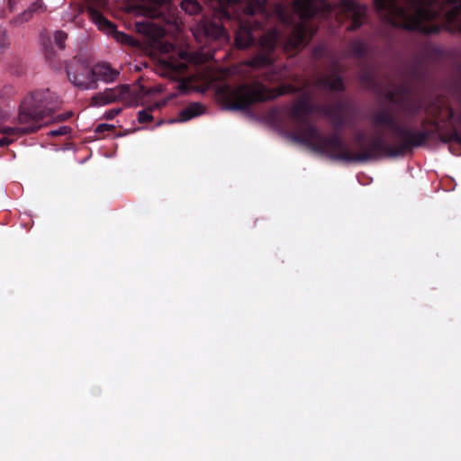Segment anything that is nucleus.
Masks as SVG:
<instances>
[{
    "mask_svg": "<svg viewBox=\"0 0 461 461\" xmlns=\"http://www.w3.org/2000/svg\"><path fill=\"white\" fill-rule=\"evenodd\" d=\"M443 105L438 101L431 102L425 109L426 117L420 122V129L398 124L394 115L388 110H379L371 116L375 127H386L397 136L394 143L386 142L381 136L372 138L368 147L359 154H344L343 158L350 161H371L384 158H395L412 152L414 149L425 146L429 140H438L442 143L455 141L461 144V133L453 129L442 132L440 120Z\"/></svg>",
    "mask_w": 461,
    "mask_h": 461,
    "instance_id": "obj_1",
    "label": "nucleus"
},
{
    "mask_svg": "<svg viewBox=\"0 0 461 461\" xmlns=\"http://www.w3.org/2000/svg\"><path fill=\"white\" fill-rule=\"evenodd\" d=\"M377 12L393 27L438 34L444 28L461 32V0H374Z\"/></svg>",
    "mask_w": 461,
    "mask_h": 461,
    "instance_id": "obj_2",
    "label": "nucleus"
},
{
    "mask_svg": "<svg viewBox=\"0 0 461 461\" xmlns=\"http://www.w3.org/2000/svg\"><path fill=\"white\" fill-rule=\"evenodd\" d=\"M59 96L50 89L35 90L26 95L19 106L18 125L0 126V147L12 144L17 138L34 133L42 127L54 122H65L72 117V112L54 115L60 108Z\"/></svg>",
    "mask_w": 461,
    "mask_h": 461,
    "instance_id": "obj_3",
    "label": "nucleus"
},
{
    "mask_svg": "<svg viewBox=\"0 0 461 461\" xmlns=\"http://www.w3.org/2000/svg\"><path fill=\"white\" fill-rule=\"evenodd\" d=\"M316 106L317 105L312 104L307 98H302L291 108L290 115L298 122L301 130L300 132L294 134V140L336 161H341L347 164L365 163L366 161L347 160L343 158V156L347 153H362L363 149L368 147V144H361L358 151H353L337 133H331L326 136L322 134L315 125L308 122L307 116L310 113L314 112L318 113ZM364 138L363 133H358L355 137V141L362 143Z\"/></svg>",
    "mask_w": 461,
    "mask_h": 461,
    "instance_id": "obj_4",
    "label": "nucleus"
},
{
    "mask_svg": "<svg viewBox=\"0 0 461 461\" xmlns=\"http://www.w3.org/2000/svg\"><path fill=\"white\" fill-rule=\"evenodd\" d=\"M264 9V3L258 0L248 5L245 13L250 18L246 22H240L235 34L237 48L257 47V53L245 61L247 66L253 68H268L273 65L275 60L274 51L280 39L279 32L275 29L261 33L259 30L260 23L252 21V16L257 13L263 12Z\"/></svg>",
    "mask_w": 461,
    "mask_h": 461,
    "instance_id": "obj_5",
    "label": "nucleus"
},
{
    "mask_svg": "<svg viewBox=\"0 0 461 461\" xmlns=\"http://www.w3.org/2000/svg\"><path fill=\"white\" fill-rule=\"evenodd\" d=\"M297 88L293 85H281L268 88L261 83H243L237 86H223L217 90V96L222 106L230 111H246L256 103L275 100L286 95L295 94Z\"/></svg>",
    "mask_w": 461,
    "mask_h": 461,
    "instance_id": "obj_6",
    "label": "nucleus"
},
{
    "mask_svg": "<svg viewBox=\"0 0 461 461\" xmlns=\"http://www.w3.org/2000/svg\"><path fill=\"white\" fill-rule=\"evenodd\" d=\"M86 4V10L90 20L97 26L100 31L108 34H113L115 40L122 44L134 45V40L128 34L116 30L114 23L109 21L99 10L101 6L106 5V0H83Z\"/></svg>",
    "mask_w": 461,
    "mask_h": 461,
    "instance_id": "obj_7",
    "label": "nucleus"
},
{
    "mask_svg": "<svg viewBox=\"0 0 461 461\" xmlns=\"http://www.w3.org/2000/svg\"><path fill=\"white\" fill-rule=\"evenodd\" d=\"M67 75L69 81L82 90L97 89L98 83L94 78V67L84 61L74 59L67 66Z\"/></svg>",
    "mask_w": 461,
    "mask_h": 461,
    "instance_id": "obj_8",
    "label": "nucleus"
},
{
    "mask_svg": "<svg viewBox=\"0 0 461 461\" xmlns=\"http://www.w3.org/2000/svg\"><path fill=\"white\" fill-rule=\"evenodd\" d=\"M136 95L131 92L129 85H121L113 88H106L92 96L91 104L95 106H102L117 101H122L127 105L134 103Z\"/></svg>",
    "mask_w": 461,
    "mask_h": 461,
    "instance_id": "obj_9",
    "label": "nucleus"
},
{
    "mask_svg": "<svg viewBox=\"0 0 461 461\" xmlns=\"http://www.w3.org/2000/svg\"><path fill=\"white\" fill-rule=\"evenodd\" d=\"M366 11V5H359L355 0H342L340 12L346 19L350 20V24L347 30L355 31L358 29L364 23Z\"/></svg>",
    "mask_w": 461,
    "mask_h": 461,
    "instance_id": "obj_10",
    "label": "nucleus"
},
{
    "mask_svg": "<svg viewBox=\"0 0 461 461\" xmlns=\"http://www.w3.org/2000/svg\"><path fill=\"white\" fill-rule=\"evenodd\" d=\"M312 36L311 29L304 24H297L293 28L285 41V49L289 51H296L306 46Z\"/></svg>",
    "mask_w": 461,
    "mask_h": 461,
    "instance_id": "obj_11",
    "label": "nucleus"
},
{
    "mask_svg": "<svg viewBox=\"0 0 461 461\" xmlns=\"http://www.w3.org/2000/svg\"><path fill=\"white\" fill-rule=\"evenodd\" d=\"M197 30L212 40L224 38L227 33L221 25L204 17L198 23Z\"/></svg>",
    "mask_w": 461,
    "mask_h": 461,
    "instance_id": "obj_12",
    "label": "nucleus"
},
{
    "mask_svg": "<svg viewBox=\"0 0 461 461\" xmlns=\"http://www.w3.org/2000/svg\"><path fill=\"white\" fill-rule=\"evenodd\" d=\"M315 86L323 90H330L333 92H343L345 85L342 77L335 72L330 76H321L315 81Z\"/></svg>",
    "mask_w": 461,
    "mask_h": 461,
    "instance_id": "obj_13",
    "label": "nucleus"
},
{
    "mask_svg": "<svg viewBox=\"0 0 461 461\" xmlns=\"http://www.w3.org/2000/svg\"><path fill=\"white\" fill-rule=\"evenodd\" d=\"M120 72L112 68L108 63H98L94 66V78L96 80H102L105 83L114 82L119 77Z\"/></svg>",
    "mask_w": 461,
    "mask_h": 461,
    "instance_id": "obj_14",
    "label": "nucleus"
},
{
    "mask_svg": "<svg viewBox=\"0 0 461 461\" xmlns=\"http://www.w3.org/2000/svg\"><path fill=\"white\" fill-rule=\"evenodd\" d=\"M321 0H294V7L303 19H311L318 12L317 4Z\"/></svg>",
    "mask_w": 461,
    "mask_h": 461,
    "instance_id": "obj_15",
    "label": "nucleus"
},
{
    "mask_svg": "<svg viewBox=\"0 0 461 461\" xmlns=\"http://www.w3.org/2000/svg\"><path fill=\"white\" fill-rule=\"evenodd\" d=\"M434 100H432L433 102ZM431 103L424 104L419 99L411 98L408 93L405 95L402 104L400 105L401 110L408 115L414 117L419 114L422 110L425 111L426 107Z\"/></svg>",
    "mask_w": 461,
    "mask_h": 461,
    "instance_id": "obj_16",
    "label": "nucleus"
},
{
    "mask_svg": "<svg viewBox=\"0 0 461 461\" xmlns=\"http://www.w3.org/2000/svg\"><path fill=\"white\" fill-rule=\"evenodd\" d=\"M203 106L199 103H192L179 113V121L186 122L203 113Z\"/></svg>",
    "mask_w": 461,
    "mask_h": 461,
    "instance_id": "obj_17",
    "label": "nucleus"
},
{
    "mask_svg": "<svg viewBox=\"0 0 461 461\" xmlns=\"http://www.w3.org/2000/svg\"><path fill=\"white\" fill-rule=\"evenodd\" d=\"M407 94V89L403 86H400L396 87L394 90H390L385 94V98L391 103L401 105L405 95Z\"/></svg>",
    "mask_w": 461,
    "mask_h": 461,
    "instance_id": "obj_18",
    "label": "nucleus"
},
{
    "mask_svg": "<svg viewBox=\"0 0 461 461\" xmlns=\"http://www.w3.org/2000/svg\"><path fill=\"white\" fill-rule=\"evenodd\" d=\"M166 104L165 101L162 102H156L150 106H149L147 109L141 110L138 113V122L140 123H146L149 122L153 120V116L151 114V112L155 109H160Z\"/></svg>",
    "mask_w": 461,
    "mask_h": 461,
    "instance_id": "obj_19",
    "label": "nucleus"
},
{
    "mask_svg": "<svg viewBox=\"0 0 461 461\" xmlns=\"http://www.w3.org/2000/svg\"><path fill=\"white\" fill-rule=\"evenodd\" d=\"M322 110L323 116L328 118L334 126L335 131L333 133H337L342 139L338 131L345 125L346 121L344 115L333 114L330 108H324Z\"/></svg>",
    "mask_w": 461,
    "mask_h": 461,
    "instance_id": "obj_20",
    "label": "nucleus"
},
{
    "mask_svg": "<svg viewBox=\"0 0 461 461\" xmlns=\"http://www.w3.org/2000/svg\"><path fill=\"white\" fill-rule=\"evenodd\" d=\"M350 54L357 59H363L367 53V46L360 40H354L349 43Z\"/></svg>",
    "mask_w": 461,
    "mask_h": 461,
    "instance_id": "obj_21",
    "label": "nucleus"
},
{
    "mask_svg": "<svg viewBox=\"0 0 461 461\" xmlns=\"http://www.w3.org/2000/svg\"><path fill=\"white\" fill-rule=\"evenodd\" d=\"M180 8L189 15H195L202 12V5L195 0H182Z\"/></svg>",
    "mask_w": 461,
    "mask_h": 461,
    "instance_id": "obj_22",
    "label": "nucleus"
},
{
    "mask_svg": "<svg viewBox=\"0 0 461 461\" xmlns=\"http://www.w3.org/2000/svg\"><path fill=\"white\" fill-rule=\"evenodd\" d=\"M324 108H330L333 114L343 115L346 109V103L344 101H339L333 104H317L316 111L323 115Z\"/></svg>",
    "mask_w": 461,
    "mask_h": 461,
    "instance_id": "obj_23",
    "label": "nucleus"
},
{
    "mask_svg": "<svg viewBox=\"0 0 461 461\" xmlns=\"http://www.w3.org/2000/svg\"><path fill=\"white\" fill-rule=\"evenodd\" d=\"M214 9H218L224 14H228L227 8L239 3L240 0H209Z\"/></svg>",
    "mask_w": 461,
    "mask_h": 461,
    "instance_id": "obj_24",
    "label": "nucleus"
},
{
    "mask_svg": "<svg viewBox=\"0 0 461 461\" xmlns=\"http://www.w3.org/2000/svg\"><path fill=\"white\" fill-rule=\"evenodd\" d=\"M68 39V34L63 31H57L54 33V42L56 46L63 50L65 49V41Z\"/></svg>",
    "mask_w": 461,
    "mask_h": 461,
    "instance_id": "obj_25",
    "label": "nucleus"
},
{
    "mask_svg": "<svg viewBox=\"0 0 461 461\" xmlns=\"http://www.w3.org/2000/svg\"><path fill=\"white\" fill-rule=\"evenodd\" d=\"M71 128L68 126H61L58 130H53L49 132V135L51 137H57V136H65L68 133H70Z\"/></svg>",
    "mask_w": 461,
    "mask_h": 461,
    "instance_id": "obj_26",
    "label": "nucleus"
},
{
    "mask_svg": "<svg viewBox=\"0 0 461 461\" xmlns=\"http://www.w3.org/2000/svg\"><path fill=\"white\" fill-rule=\"evenodd\" d=\"M29 11H31L32 14L36 13H41L44 11L43 3L41 0H36L34 3H32L29 8Z\"/></svg>",
    "mask_w": 461,
    "mask_h": 461,
    "instance_id": "obj_27",
    "label": "nucleus"
},
{
    "mask_svg": "<svg viewBox=\"0 0 461 461\" xmlns=\"http://www.w3.org/2000/svg\"><path fill=\"white\" fill-rule=\"evenodd\" d=\"M32 15L33 14L28 9H26L16 18V22L26 23L32 19Z\"/></svg>",
    "mask_w": 461,
    "mask_h": 461,
    "instance_id": "obj_28",
    "label": "nucleus"
},
{
    "mask_svg": "<svg viewBox=\"0 0 461 461\" xmlns=\"http://www.w3.org/2000/svg\"><path fill=\"white\" fill-rule=\"evenodd\" d=\"M283 78V75L280 71H276L275 69H271V74L268 75L266 79L274 82V81H280Z\"/></svg>",
    "mask_w": 461,
    "mask_h": 461,
    "instance_id": "obj_29",
    "label": "nucleus"
},
{
    "mask_svg": "<svg viewBox=\"0 0 461 461\" xmlns=\"http://www.w3.org/2000/svg\"><path fill=\"white\" fill-rule=\"evenodd\" d=\"M8 46L7 38L5 35V31L3 28H0V53L6 49Z\"/></svg>",
    "mask_w": 461,
    "mask_h": 461,
    "instance_id": "obj_30",
    "label": "nucleus"
},
{
    "mask_svg": "<svg viewBox=\"0 0 461 461\" xmlns=\"http://www.w3.org/2000/svg\"><path fill=\"white\" fill-rule=\"evenodd\" d=\"M122 112L121 108H113L104 113V117L106 120H112Z\"/></svg>",
    "mask_w": 461,
    "mask_h": 461,
    "instance_id": "obj_31",
    "label": "nucleus"
},
{
    "mask_svg": "<svg viewBox=\"0 0 461 461\" xmlns=\"http://www.w3.org/2000/svg\"><path fill=\"white\" fill-rule=\"evenodd\" d=\"M113 129H114V127L113 125H110V124H105V123H103V124H99L95 130V132L97 134H102L104 133V131H112Z\"/></svg>",
    "mask_w": 461,
    "mask_h": 461,
    "instance_id": "obj_32",
    "label": "nucleus"
},
{
    "mask_svg": "<svg viewBox=\"0 0 461 461\" xmlns=\"http://www.w3.org/2000/svg\"><path fill=\"white\" fill-rule=\"evenodd\" d=\"M361 78L363 81L366 83H372L373 82V73L372 71L366 70L363 71Z\"/></svg>",
    "mask_w": 461,
    "mask_h": 461,
    "instance_id": "obj_33",
    "label": "nucleus"
},
{
    "mask_svg": "<svg viewBox=\"0 0 461 461\" xmlns=\"http://www.w3.org/2000/svg\"><path fill=\"white\" fill-rule=\"evenodd\" d=\"M411 74L414 77H420L421 76V70L418 64H415L411 68Z\"/></svg>",
    "mask_w": 461,
    "mask_h": 461,
    "instance_id": "obj_34",
    "label": "nucleus"
},
{
    "mask_svg": "<svg viewBox=\"0 0 461 461\" xmlns=\"http://www.w3.org/2000/svg\"><path fill=\"white\" fill-rule=\"evenodd\" d=\"M167 23L177 26L179 23V18L177 15L173 14L167 20Z\"/></svg>",
    "mask_w": 461,
    "mask_h": 461,
    "instance_id": "obj_35",
    "label": "nucleus"
},
{
    "mask_svg": "<svg viewBox=\"0 0 461 461\" xmlns=\"http://www.w3.org/2000/svg\"><path fill=\"white\" fill-rule=\"evenodd\" d=\"M19 0H8V6L11 12L14 10V6Z\"/></svg>",
    "mask_w": 461,
    "mask_h": 461,
    "instance_id": "obj_36",
    "label": "nucleus"
},
{
    "mask_svg": "<svg viewBox=\"0 0 461 461\" xmlns=\"http://www.w3.org/2000/svg\"><path fill=\"white\" fill-rule=\"evenodd\" d=\"M454 116V112L452 108H448V120H451Z\"/></svg>",
    "mask_w": 461,
    "mask_h": 461,
    "instance_id": "obj_37",
    "label": "nucleus"
},
{
    "mask_svg": "<svg viewBox=\"0 0 461 461\" xmlns=\"http://www.w3.org/2000/svg\"><path fill=\"white\" fill-rule=\"evenodd\" d=\"M335 68L339 69V64L338 63L335 64Z\"/></svg>",
    "mask_w": 461,
    "mask_h": 461,
    "instance_id": "obj_38",
    "label": "nucleus"
},
{
    "mask_svg": "<svg viewBox=\"0 0 461 461\" xmlns=\"http://www.w3.org/2000/svg\"><path fill=\"white\" fill-rule=\"evenodd\" d=\"M162 122H162V121H160L159 122H158V124H157V125H161V124H162Z\"/></svg>",
    "mask_w": 461,
    "mask_h": 461,
    "instance_id": "obj_39",
    "label": "nucleus"
},
{
    "mask_svg": "<svg viewBox=\"0 0 461 461\" xmlns=\"http://www.w3.org/2000/svg\"><path fill=\"white\" fill-rule=\"evenodd\" d=\"M460 123H461V118H460Z\"/></svg>",
    "mask_w": 461,
    "mask_h": 461,
    "instance_id": "obj_40",
    "label": "nucleus"
}]
</instances>
